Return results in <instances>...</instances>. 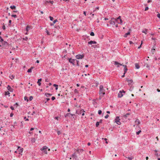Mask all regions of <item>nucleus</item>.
Listing matches in <instances>:
<instances>
[{
  "label": "nucleus",
  "mask_w": 160,
  "mask_h": 160,
  "mask_svg": "<svg viewBox=\"0 0 160 160\" xmlns=\"http://www.w3.org/2000/svg\"><path fill=\"white\" fill-rule=\"evenodd\" d=\"M128 84L129 85L131 84L132 82V80H128Z\"/></svg>",
  "instance_id": "30"
},
{
  "label": "nucleus",
  "mask_w": 160,
  "mask_h": 160,
  "mask_svg": "<svg viewBox=\"0 0 160 160\" xmlns=\"http://www.w3.org/2000/svg\"><path fill=\"white\" fill-rule=\"evenodd\" d=\"M99 125L98 122H97L96 123V126L97 127H98Z\"/></svg>",
  "instance_id": "38"
},
{
  "label": "nucleus",
  "mask_w": 160,
  "mask_h": 160,
  "mask_svg": "<svg viewBox=\"0 0 160 160\" xmlns=\"http://www.w3.org/2000/svg\"><path fill=\"white\" fill-rule=\"evenodd\" d=\"M148 9V7H146L145 9V11H146Z\"/></svg>",
  "instance_id": "57"
},
{
  "label": "nucleus",
  "mask_w": 160,
  "mask_h": 160,
  "mask_svg": "<svg viewBox=\"0 0 160 160\" xmlns=\"http://www.w3.org/2000/svg\"><path fill=\"white\" fill-rule=\"evenodd\" d=\"M48 149V148L46 146H43L42 148H41L40 150L41 151L44 152L45 154H47V152L46 150Z\"/></svg>",
  "instance_id": "4"
},
{
  "label": "nucleus",
  "mask_w": 160,
  "mask_h": 160,
  "mask_svg": "<svg viewBox=\"0 0 160 160\" xmlns=\"http://www.w3.org/2000/svg\"><path fill=\"white\" fill-rule=\"evenodd\" d=\"M85 111L83 109H80L77 110L76 111V113L78 115H80L82 113V112H85Z\"/></svg>",
  "instance_id": "6"
},
{
  "label": "nucleus",
  "mask_w": 160,
  "mask_h": 160,
  "mask_svg": "<svg viewBox=\"0 0 160 160\" xmlns=\"http://www.w3.org/2000/svg\"><path fill=\"white\" fill-rule=\"evenodd\" d=\"M141 132V130H139L138 132H136V134L137 135H139Z\"/></svg>",
  "instance_id": "44"
},
{
  "label": "nucleus",
  "mask_w": 160,
  "mask_h": 160,
  "mask_svg": "<svg viewBox=\"0 0 160 160\" xmlns=\"http://www.w3.org/2000/svg\"><path fill=\"white\" fill-rule=\"evenodd\" d=\"M122 93H125V92L123 90L120 91L118 94V97L119 98L122 97L123 95Z\"/></svg>",
  "instance_id": "2"
},
{
  "label": "nucleus",
  "mask_w": 160,
  "mask_h": 160,
  "mask_svg": "<svg viewBox=\"0 0 160 160\" xmlns=\"http://www.w3.org/2000/svg\"><path fill=\"white\" fill-rule=\"evenodd\" d=\"M10 108L12 110H14V108L12 106H11Z\"/></svg>",
  "instance_id": "59"
},
{
  "label": "nucleus",
  "mask_w": 160,
  "mask_h": 160,
  "mask_svg": "<svg viewBox=\"0 0 160 160\" xmlns=\"http://www.w3.org/2000/svg\"><path fill=\"white\" fill-rule=\"evenodd\" d=\"M77 62V66H79V61L78 60H76Z\"/></svg>",
  "instance_id": "43"
},
{
  "label": "nucleus",
  "mask_w": 160,
  "mask_h": 160,
  "mask_svg": "<svg viewBox=\"0 0 160 160\" xmlns=\"http://www.w3.org/2000/svg\"><path fill=\"white\" fill-rule=\"evenodd\" d=\"M10 8L12 9H16L15 6L14 5L10 6Z\"/></svg>",
  "instance_id": "26"
},
{
  "label": "nucleus",
  "mask_w": 160,
  "mask_h": 160,
  "mask_svg": "<svg viewBox=\"0 0 160 160\" xmlns=\"http://www.w3.org/2000/svg\"><path fill=\"white\" fill-rule=\"evenodd\" d=\"M49 3H51L52 4L54 2H53V1H49Z\"/></svg>",
  "instance_id": "60"
},
{
  "label": "nucleus",
  "mask_w": 160,
  "mask_h": 160,
  "mask_svg": "<svg viewBox=\"0 0 160 160\" xmlns=\"http://www.w3.org/2000/svg\"><path fill=\"white\" fill-rule=\"evenodd\" d=\"M42 79L40 78L39 79H38V81L37 82V83L38 84V85L39 86H40L41 85V83L40 82L42 81Z\"/></svg>",
  "instance_id": "15"
},
{
  "label": "nucleus",
  "mask_w": 160,
  "mask_h": 160,
  "mask_svg": "<svg viewBox=\"0 0 160 160\" xmlns=\"http://www.w3.org/2000/svg\"><path fill=\"white\" fill-rule=\"evenodd\" d=\"M53 86L55 87V89L56 90H57L58 89V85L54 84Z\"/></svg>",
  "instance_id": "28"
},
{
  "label": "nucleus",
  "mask_w": 160,
  "mask_h": 160,
  "mask_svg": "<svg viewBox=\"0 0 160 160\" xmlns=\"http://www.w3.org/2000/svg\"><path fill=\"white\" fill-rule=\"evenodd\" d=\"M142 41L141 43V45H140V46L138 47V48L139 49L141 48V45H142Z\"/></svg>",
  "instance_id": "62"
},
{
  "label": "nucleus",
  "mask_w": 160,
  "mask_h": 160,
  "mask_svg": "<svg viewBox=\"0 0 160 160\" xmlns=\"http://www.w3.org/2000/svg\"><path fill=\"white\" fill-rule=\"evenodd\" d=\"M84 56L83 55L78 54L76 56V58L78 59H81L84 58Z\"/></svg>",
  "instance_id": "7"
},
{
  "label": "nucleus",
  "mask_w": 160,
  "mask_h": 160,
  "mask_svg": "<svg viewBox=\"0 0 160 160\" xmlns=\"http://www.w3.org/2000/svg\"><path fill=\"white\" fill-rule=\"evenodd\" d=\"M130 32H128L126 33L124 36V37H127L128 35H129L130 34Z\"/></svg>",
  "instance_id": "22"
},
{
  "label": "nucleus",
  "mask_w": 160,
  "mask_h": 160,
  "mask_svg": "<svg viewBox=\"0 0 160 160\" xmlns=\"http://www.w3.org/2000/svg\"><path fill=\"white\" fill-rule=\"evenodd\" d=\"M7 88L8 90L10 92H13V89L11 88L9 85H8Z\"/></svg>",
  "instance_id": "12"
},
{
  "label": "nucleus",
  "mask_w": 160,
  "mask_h": 160,
  "mask_svg": "<svg viewBox=\"0 0 160 160\" xmlns=\"http://www.w3.org/2000/svg\"><path fill=\"white\" fill-rule=\"evenodd\" d=\"M90 35L91 36H94V33L93 32H90Z\"/></svg>",
  "instance_id": "40"
},
{
  "label": "nucleus",
  "mask_w": 160,
  "mask_h": 160,
  "mask_svg": "<svg viewBox=\"0 0 160 160\" xmlns=\"http://www.w3.org/2000/svg\"><path fill=\"white\" fill-rule=\"evenodd\" d=\"M74 92L75 93H78V90L76 89H75L74 90Z\"/></svg>",
  "instance_id": "46"
},
{
  "label": "nucleus",
  "mask_w": 160,
  "mask_h": 160,
  "mask_svg": "<svg viewBox=\"0 0 160 160\" xmlns=\"http://www.w3.org/2000/svg\"><path fill=\"white\" fill-rule=\"evenodd\" d=\"M130 115V113H126V114L124 115V117L125 118H126L127 117L128 115Z\"/></svg>",
  "instance_id": "33"
},
{
  "label": "nucleus",
  "mask_w": 160,
  "mask_h": 160,
  "mask_svg": "<svg viewBox=\"0 0 160 160\" xmlns=\"http://www.w3.org/2000/svg\"><path fill=\"white\" fill-rule=\"evenodd\" d=\"M127 158L129 159V160H132V159L133 158V157L132 156L131 157H128Z\"/></svg>",
  "instance_id": "34"
},
{
  "label": "nucleus",
  "mask_w": 160,
  "mask_h": 160,
  "mask_svg": "<svg viewBox=\"0 0 160 160\" xmlns=\"http://www.w3.org/2000/svg\"><path fill=\"white\" fill-rule=\"evenodd\" d=\"M24 119L26 121H28L29 119L28 118H27L26 117H25L24 118Z\"/></svg>",
  "instance_id": "49"
},
{
  "label": "nucleus",
  "mask_w": 160,
  "mask_h": 160,
  "mask_svg": "<svg viewBox=\"0 0 160 160\" xmlns=\"http://www.w3.org/2000/svg\"><path fill=\"white\" fill-rule=\"evenodd\" d=\"M120 18H121L120 16H119V17H118V18H117V19L116 20V21H117V22H118V20H119L120 19H121Z\"/></svg>",
  "instance_id": "50"
},
{
  "label": "nucleus",
  "mask_w": 160,
  "mask_h": 160,
  "mask_svg": "<svg viewBox=\"0 0 160 160\" xmlns=\"http://www.w3.org/2000/svg\"><path fill=\"white\" fill-rule=\"evenodd\" d=\"M33 98V97L32 96H30L29 97V100L30 101H32V100Z\"/></svg>",
  "instance_id": "41"
},
{
  "label": "nucleus",
  "mask_w": 160,
  "mask_h": 160,
  "mask_svg": "<svg viewBox=\"0 0 160 160\" xmlns=\"http://www.w3.org/2000/svg\"><path fill=\"white\" fill-rule=\"evenodd\" d=\"M13 115V113H11L10 114V117H12Z\"/></svg>",
  "instance_id": "56"
},
{
  "label": "nucleus",
  "mask_w": 160,
  "mask_h": 160,
  "mask_svg": "<svg viewBox=\"0 0 160 160\" xmlns=\"http://www.w3.org/2000/svg\"><path fill=\"white\" fill-rule=\"evenodd\" d=\"M22 39L23 40L27 41L28 40V37H25V38H23Z\"/></svg>",
  "instance_id": "36"
},
{
  "label": "nucleus",
  "mask_w": 160,
  "mask_h": 160,
  "mask_svg": "<svg viewBox=\"0 0 160 160\" xmlns=\"http://www.w3.org/2000/svg\"><path fill=\"white\" fill-rule=\"evenodd\" d=\"M118 23L120 24H122V21L121 19H120V20H118Z\"/></svg>",
  "instance_id": "29"
},
{
  "label": "nucleus",
  "mask_w": 160,
  "mask_h": 160,
  "mask_svg": "<svg viewBox=\"0 0 160 160\" xmlns=\"http://www.w3.org/2000/svg\"><path fill=\"white\" fill-rule=\"evenodd\" d=\"M148 31V29H144L142 31V32L145 33L146 34H147V32Z\"/></svg>",
  "instance_id": "21"
},
{
  "label": "nucleus",
  "mask_w": 160,
  "mask_h": 160,
  "mask_svg": "<svg viewBox=\"0 0 160 160\" xmlns=\"http://www.w3.org/2000/svg\"><path fill=\"white\" fill-rule=\"evenodd\" d=\"M120 119L119 118V117L118 116H117L115 119V122L118 124L120 125L121 124V122L120 121Z\"/></svg>",
  "instance_id": "3"
},
{
  "label": "nucleus",
  "mask_w": 160,
  "mask_h": 160,
  "mask_svg": "<svg viewBox=\"0 0 160 160\" xmlns=\"http://www.w3.org/2000/svg\"><path fill=\"white\" fill-rule=\"evenodd\" d=\"M155 155L157 157H158L159 156V155H158V153L157 152H156L155 154Z\"/></svg>",
  "instance_id": "64"
},
{
  "label": "nucleus",
  "mask_w": 160,
  "mask_h": 160,
  "mask_svg": "<svg viewBox=\"0 0 160 160\" xmlns=\"http://www.w3.org/2000/svg\"><path fill=\"white\" fill-rule=\"evenodd\" d=\"M18 157L19 158H20L21 157V156L22 155V154L21 152H18Z\"/></svg>",
  "instance_id": "35"
},
{
  "label": "nucleus",
  "mask_w": 160,
  "mask_h": 160,
  "mask_svg": "<svg viewBox=\"0 0 160 160\" xmlns=\"http://www.w3.org/2000/svg\"><path fill=\"white\" fill-rule=\"evenodd\" d=\"M58 21L57 20V19H55V20L53 21V23L54 24H55Z\"/></svg>",
  "instance_id": "58"
},
{
  "label": "nucleus",
  "mask_w": 160,
  "mask_h": 160,
  "mask_svg": "<svg viewBox=\"0 0 160 160\" xmlns=\"http://www.w3.org/2000/svg\"><path fill=\"white\" fill-rule=\"evenodd\" d=\"M2 43V45H8V42L6 41H3Z\"/></svg>",
  "instance_id": "14"
},
{
  "label": "nucleus",
  "mask_w": 160,
  "mask_h": 160,
  "mask_svg": "<svg viewBox=\"0 0 160 160\" xmlns=\"http://www.w3.org/2000/svg\"><path fill=\"white\" fill-rule=\"evenodd\" d=\"M97 43V42L95 41H90L88 42L89 44L92 45V44H96Z\"/></svg>",
  "instance_id": "10"
},
{
  "label": "nucleus",
  "mask_w": 160,
  "mask_h": 160,
  "mask_svg": "<svg viewBox=\"0 0 160 160\" xmlns=\"http://www.w3.org/2000/svg\"><path fill=\"white\" fill-rule=\"evenodd\" d=\"M33 67H32L30 68L29 69H28V72H32V69L33 68Z\"/></svg>",
  "instance_id": "24"
},
{
  "label": "nucleus",
  "mask_w": 160,
  "mask_h": 160,
  "mask_svg": "<svg viewBox=\"0 0 160 160\" xmlns=\"http://www.w3.org/2000/svg\"><path fill=\"white\" fill-rule=\"evenodd\" d=\"M135 68L136 69H138L140 68V66L138 63H135Z\"/></svg>",
  "instance_id": "16"
},
{
  "label": "nucleus",
  "mask_w": 160,
  "mask_h": 160,
  "mask_svg": "<svg viewBox=\"0 0 160 160\" xmlns=\"http://www.w3.org/2000/svg\"><path fill=\"white\" fill-rule=\"evenodd\" d=\"M18 150L19 152H21L22 153L23 151V149L22 148H21L20 147L18 146Z\"/></svg>",
  "instance_id": "9"
},
{
  "label": "nucleus",
  "mask_w": 160,
  "mask_h": 160,
  "mask_svg": "<svg viewBox=\"0 0 160 160\" xmlns=\"http://www.w3.org/2000/svg\"><path fill=\"white\" fill-rule=\"evenodd\" d=\"M105 90L103 88L102 85H100L99 87V94L100 95L99 99H101L105 94Z\"/></svg>",
  "instance_id": "1"
},
{
  "label": "nucleus",
  "mask_w": 160,
  "mask_h": 160,
  "mask_svg": "<svg viewBox=\"0 0 160 160\" xmlns=\"http://www.w3.org/2000/svg\"><path fill=\"white\" fill-rule=\"evenodd\" d=\"M114 64L115 65H120L121 66L123 65L122 64H120V63H118V62H116V61L114 62Z\"/></svg>",
  "instance_id": "25"
},
{
  "label": "nucleus",
  "mask_w": 160,
  "mask_h": 160,
  "mask_svg": "<svg viewBox=\"0 0 160 160\" xmlns=\"http://www.w3.org/2000/svg\"><path fill=\"white\" fill-rule=\"evenodd\" d=\"M15 77V76L14 75H10L9 76V78L11 79H13Z\"/></svg>",
  "instance_id": "19"
},
{
  "label": "nucleus",
  "mask_w": 160,
  "mask_h": 160,
  "mask_svg": "<svg viewBox=\"0 0 160 160\" xmlns=\"http://www.w3.org/2000/svg\"><path fill=\"white\" fill-rule=\"evenodd\" d=\"M123 66L124 67V74H125L126 72L128 70V69L127 68V66L126 65H123Z\"/></svg>",
  "instance_id": "11"
},
{
  "label": "nucleus",
  "mask_w": 160,
  "mask_h": 160,
  "mask_svg": "<svg viewBox=\"0 0 160 160\" xmlns=\"http://www.w3.org/2000/svg\"><path fill=\"white\" fill-rule=\"evenodd\" d=\"M92 47H93L94 48H96L97 47V45H92Z\"/></svg>",
  "instance_id": "63"
},
{
  "label": "nucleus",
  "mask_w": 160,
  "mask_h": 160,
  "mask_svg": "<svg viewBox=\"0 0 160 160\" xmlns=\"http://www.w3.org/2000/svg\"><path fill=\"white\" fill-rule=\"evenodd\" d=\"M83 151V150L82 149H78L76 150V152H77V153L80 154L82 153Z\"/></svg>",
  "instance_id": "8"
},
{
  "label": "nucleus",
  "mask_w": 160,
  "mask_h": 160,
  "mask_svg": "<svg viewBox=\"0 0 160 160\" xmlns=\"http://www.w3.org/2000/svg\"><path fill=\"white\" fill-rule=\"evenodd\" d=\"M135 122L137 124H139L140 123V122L138 119H137Z\"/></svg>",
  "instance_id": "17"
},
{
  "label": "nucleus",
  "mask_w": 160,
  "mask_h": 160,
  "mask_svg": "<svg viewBox=\"0 0 160 160\" xmlns=\"http://www.w3.org/2000/svg\"><path fill=\"white\" fill-rule=\"evenodd\" d=\"M102 113V111L101 110H99L98 111V114H99V115H100Z\"/></svg>",
  "instance_id": "37"
},
{
  "label": "nucleus",
  "mask_w": 160,
  "mask_h": 160,
  "mask_svg": "<svg viewBox=\"0 0 160 160\" xmlns=\"http://www.w3.org/2000/svg\"><path fill=\"white\" fill-rule=\"evenodd\" d=\"M11 16L12 17H13L15 18H16L17 17V16L16 15H14V14L12 15H11Z\"/></svg>",
  "instance_id": "48"
},
{
  "label": "nucleus",
  "mask_w": 160,
  "mask_h": 160,
  "mask_svg": "<svg viewBox=\"0 0 160 160\" xmlns=\"http://www.w3.org/2000/svg\"><path fill=\"white\" fill-rule=\"evenodd\" d=\"M4 41L3 39L2 38V37L0 36V42H2Z\"/></svg>",
  "instance_id": "39"
},
{
  "label": "nucleus",
  "mask_w": 160,
  "mask_h": 160,
  "mask_svg": "<svg viewBox=\"0 0 160 160\" xmlns=\"http://www.w3.org/2000/svg\"><path fill=\"white\" fill-rule=\"evenodd\" d=\"M10 94V93L8 91H7V92H5V95H8L9 96V95Z\"/></svg>",
  "instance_id": "32"
},
{
  "label": "nucleus",
  "mask_w": 160,
  "mask_h": 160,
  "mask_svg": "<svg viewBox=\"0 0 160 160\" xmlns=\"http://www.w3.org/2000/svg\"><path fill=\"white\" fill-rule=\"evenodd\" d=\"M68 59L69 61V62L71 63L73 65H75L74 61L76 59H72L71 58H68Z\"/></svg>",
  "instance_id": "5"
},
{
  "label": "nucleus",
  "mask_w": 160,
  "mask_h": 160,
  "mask_svg": "<svg viewBox=\"0 0 160 160\" xmlns=\"http://www.w3.org/2000/svg\"><path fill=\"white\" fill-rule=\"evenodd\" d=\"M2 28L3 30H5L6 29V27L4 25L2 26Z\"/></svg>",
  "instance_id": "61"
},
{
  "label": "nucleus",
  "mask_w": 160,
  "mask_h": 160,
  "mask_svg": "<svg viewBox=\"0 0 160 160\" xmlns=\"http://www.w3.org/2000/svg\"><path fill=\"white\" fill-rule=\"evenodd\" d=\"M49 18L50 20L51 21H52L53 20V18L51 16H49Z\"/></svg>",
  "instance_id": "47"
},
{
  "label": "nucleus",
  "mask_w": 160,
  "mask_h": 160,
  "mask_svg": "<svg viewBox=\"0 0 160 160\" xmlns=\"http://www.w3.org/2000/svg\"><path fill=\"white\" fill-rule=\"evenodd\" d=\"M51 99H52V100H53H53H54L55 99V98L53 96V97H52V98H51Z\"/></svg>",
  "instance_id": "55"
},
{
  "label": "nucleus",
  "mask_w": 160,
  "mask_h": 160,
  "mask_svg": "<svg viewBox=\"0 0 160 160\" xmlns=\"http://www.w3.org/2000/svg\"><path fill=\"white\" fill-rule=\"evenodd\" d=\"M74 114H71V113H67L66 115L65 116V117H70V116H73Z\"/></svg>",
  "instance_id": "13"
},
{
  "label": "nucleus",
  "mask_w": 160,
  "mask_h": 160,
  "mask_svg": "<svg viewBox=\"0 0 160 160\" xmlns=\"http://www.w3.org/2000/svg\"><path fill=\"white\" fill-rule=\"evenodd\" d=\"M18 105V104L17 103H16L13 105V106L14 107H17V105Z\"/></svg>",
  "instance_id": "53"
},
{
  "label": "nucleus",
  "mask_w": 160,
  "mask_h": 160,
  "mask_svg": "<svg viewBox=\"0 0 160 160\" xmlns=\"http://www.w3.org/2000/svg\"><path fill=\"white\" fill-rule=\"evenodd\" d=\"M30 27L29 26H27L26 27V30L28 32L29 29H30Z\"/></svg>",
  "instance_id": "27"
},
{
  "label": "nucleus",
  "mask_w": 160,
  "mask_h": 160,
  "mask_svg": "<svg viewBox=\"0 0 160 160\" xmlns=\"http://www.w3.org/2000/svg\"><path fill=\"white\" fill-rule=\"evenodd\" d=\"M109 23L112 25H114L115 24V22L112 20H110L109 21Z\"/></svg>",
  "instance_id": "23"
},
{
  "label": "nucleus",
  "mask_w": 160,
  "mask_h": 160,
  "mask_svg": "<svg viewBox=\"0 0 160 160\" xmlns=\"http://www.w3.org/2000/svg\"><path fill=\"white\" fill-rule=\"evenodd\" d=\"M54 119L57 120H58L59 119H60V118L59 117H54Z\"/></svg>",
  "instance_id": "31"
},
{
  "label": "nucleus",
  "mask_w": 160,
  "mask_h": 160,
  "mask_svg": "<svg viewBox=\"0 0 160 160\" xmlns=\"http://www.w3.org/2000/svg\"><path fill=\"white\" fill-rule=\"evenodd\" d=\"M109 117V115L108 114H107L105 116V118L106 119H107Z\"/></svg>",
  "instance_id": "51"
},
{
  "label": "nucleus",
  "mask_w": 160,
  "mask_h": 160,
  "mask_svg": "<svg viewBox=\"0 0 160 160\" xmlns=\"http://www.w3.org/2000/svg\"><path fill=\"white\" fill-rule=\"evenodd\" d=\"M45 95L47 97H49L50 96H51L52 95V94H50L49 93H46L45 94Z\"/></svg>",
  "instance_id": "20"
},
{
  "label": "nucleus",
  "mask_w": 160,
  "mask_h": 160,
  "mask_svg": "<svg viewBox=\"0 0 160 160\" xmlns=\"http://www.w3.org/2000/svg\"><path fill=\"white\" fill-rule=\"evenodd\" d=\"M72 158H76V157H77V156L76 155V154L75 153L73 154H72Z\"/></svg>",
  "instance_id": "18"
},
{
  "label": "nucleus",
  "mask_w": 160,
  "mask_h": 160,
  "mask_svg": "<svg viewBox=\"0 0 160 160\" xmlns=\"http://www.w3.org/2000/svg\"><path fill=\"white\" fill-rule=\"evenodd\" d=\"M61 132L59 131H57V134L58 135H59L61 134Z\"/></svg>",
  "instance_id": "52"
},
{
  "label": "nucleus",
  "mask_w": 160,
  "mask_h": 160,
  "mask_svg": "<svg viewBox=\"0 0 160 160\" xmlns=\"http://www.w3.org/2000/svg\"><path fill=\"white\" fill-rule=\"evenodd\" d=\"M24 99L25 100H27V101H28V98L27 97H26V96L24 97Z\"/></svg>",
  "instance_id": "42"
},
{
  "label": "nucleus",
  "mask_w": 160,
  "mask_h": 160,
  "mask_svg": "<svg viewBox=\"0 0 160 160\" xmlns=\"http://www.w3.org/2000/svg\"><path fill=\"white\" fill-rule=\"evenodd\" d=\"M31 141H32V142H33H33H35V138H32V139Z\"/></svg>",
  "instance_id": "45"
},
{
  "label": "nucleus",
  "mask_w": 160,
  "mask_h": 160,
  "mask_svg": "<svg viewBox=\"0 0 160 160\" xmlns=\"http://www.w3.org/2000/svg\"><path fill=\"white\" fill-rule=\"evenodd\" d=\"M157 17L159 18H160V13H158L157 15Z\"/></svg>",
  "instance_id": "54"
}]
</instances>
